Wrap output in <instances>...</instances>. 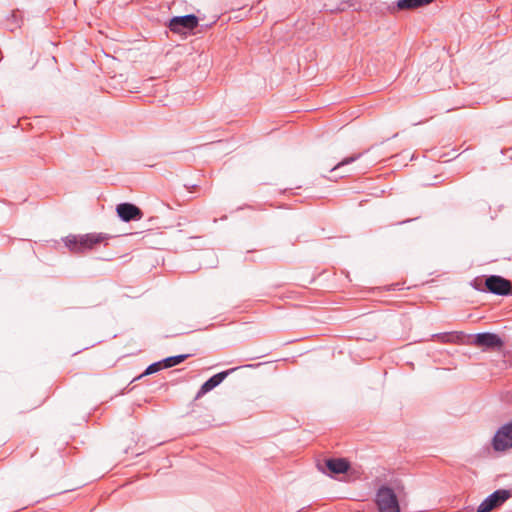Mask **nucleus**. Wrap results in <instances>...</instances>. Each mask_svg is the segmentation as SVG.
<instances>
[{
    "label": "nucleus",
    "instance_id": "obj_13",
    "mask_svg": "<svg viewBox=\"0 0 512 512\" xmlns=\"http://www.w3.org/2000/svg\"><path fill=\"white\" fill-rule=\"evenodd\" d=\"M188 357H190V354H180L176 356H170L163 360H161V363H163L165 368H171L176 365H179L183 361H185Z\"/></svg>",
    "mask_w": 512,
    "mask_h": 512
},
{
    "label": "nucleus",
    "instance_id": "obj_2",
    "mask_svg": "<svg viewBox=\"0 0 512 512\" xmlns=\"http://www.w3.org/2000/svg\"><path fill=\"white\" fill-rule=\"evenodd\" d=\"M376 503L379 512H401L397 495L394 490L388 486L379 488L376 494Z\"/></svg>",
    "mask_w": 512,
    "mask_h": 512
},
{
    "label": "nucleus",
    "instance_id": "obj_1",
    "mask_svg": "<svg viewBox=\"0 0 512 512\" xmlns=\"http://www.w3.org/2000/svg\"><path fill=\"white\" fill-rule=\"evenodd\" d=\"M110 236L105 233H88L84 235H69L65 238V245L72 252H83L92 249L95 245L108 240Z\"/></svg>",
    "mask_w": 512,
    "mask_h": 512
},
{
    "label": "nucleus",
    "instance_id": "obj_19",
    "mask_svg": "<svg viewBox=\"0 0 512 512\" xmlns=\"http://www.w3.org/2000/svg\"><path fill=\"white\" fill-rule=\"evenodd\" d=\"M357 158H358V156H356V155L354 154V157H353L354 162L357 160Z\"/></svg>",
    "mask_w": 512,
    "mask_h": 512
},
{
    "label": "nucleus",
    "instance_id": "obj_10",
    "mask_svg": "<svg viewBox=\"0 0 512 512\" xmlns=\"http://www.w3.org/2000/svg\"><path fill=\"white\" fill-rule=\"evenodd\" d=\"M237 369H238V367H234V368L228 369L226 371L219 372V373L213 375L212 377H210L208 380H206L201 385L200 389L198 390V392L195 396V399H199L203 395L208 393L209 391L213 390L215 387H217L219 384H221L228 375H230Z\"/></svg>",
    "mask_w": 512,
    "mask_h": 512
},
{
    "label": "nucleus",
    "instance_id": "obj_11",
    "mask_svg": "<svg viewBox=\"0 0 512 512\" xmlns=\"http://www.w3.org/2000/svg\"><path fill=\"white\" fill-rule=\"evenodd\" d=\"M432 2L433 0H398L397 8L399 10H413L424 7Z\"/></svg>",
    "mask_w": 512,
    "mask_h": 512
},
{
    "label": "nucleus",
    "instance_id": "obj_17",
    "mask_svg": "<svg viewBox=\"0 0 512 512\" xmlns=\"http://www.w3.org/2000/svg\"><path fill=\"white\" fill-rule=\"evenodd\" d=\"M361 106H362V105H359V104H357V105H356V104L354 103V119H355L356 117H358V116L362 113L363 109H361V108H360Z\"/></svg>",
    "mask_w": 512,
    "mask_h": 512
},
{
    "label": "nucleus",
    "instance_id": "obj_3",
    "mask_svg": "<svg viewBox=\"0 0 512 512\" xmlns=\"http://www.w3.org/2000/svg\"><path fill=\"white\" fill-rule=\"evenodd\" d=\"M471 344L483 351H501L504 347L503 339L492 332H481L473 336Z\"/></svg>",
    "mask_w": 512,
    "mask_h": 512
},
{
    "label": "nucleus",
    "instance_id": "obj_15",
    "mask_svg": "<svg viewBox=\"0 0 512 512\" xmlns=\"http://www.w3.org/2000/svg\"><path fill=\"white\" fill-rule=\"evenodd\" d=\"M163 368H165V367H164L163 363H161V361L152 363L146 368L143 375H150V374L156 373Z\"/></svg>",
    "mask_w": 512,
    "mask_h": 512
},
{
    "label": "nucleus",
    "instance_id": "obj_9",
    "mask_svg": "<svg viewBox=\"0 0 512 512\" xmlns=\"http://www.w3.org/2000/svg\"><path fill=\"white\" fill-rule=\"evenodd\" d=\"M118 217L124 222L137 221L142 219L143 212L135 204L124 202L116 206Z\"/></svg>",
    "mask_w": 512,
    "mask_h": 512
},
{
    "label": "nucleus",
    "instance_id": "obj_7",
    "mask_svg": "<svg viewBox=\"0 0 512 512\" xmlns=\"http://www.w3.org/2000/svg\"><path fill=\"white\" fill-rule=\"evenodd\" d=\"M492 447L501 452L512 447V421L501 426L492 438Z\"/></svg>",
    "mask_w": 512,
    "mask_h": 512
},
{
    "label": "nucleus",
    "instance_id": "obj_18",
    "mask_svg": "<svg viewBox=\"0 0 512 512\" xmlns=\"http://www.w3.org/2000/svg\"><path fill=\"white\" fill-rule=\"evenodd\" d=\"M353 473H354V480H355L360 475V471L358 470V468L355 465H354Z\"/></svg>",
    "mask_w": 512,
    "mask_h": 512
},
{
    "label": "nucleus",
    "instance_id": "obj_5",
    "mask_svg": "<svg viewBox=\"0 0 512 512\" xmlns=\"http://www.w3.org/2000/svg\"><path fill=\"white\" fill-rule=\"evenodd\" d=\"M512 496V491L507 489H498L487 496L478 506L476 512H492L500 507Z\"/></svg>",
    "mask_w": 512,
    "mask_h": 512
},
{
    "label": "nucleus",
    "instance_id": "obj_16",
    "mask_svg": "<svg viewBox=\"0 0 512 512\" xmlns=\"http://www.w3.org/2000/svg\"><path fill=\"white\" fill-rule=\"evenodd\" d=\"M350 161H352V157H349V158H347L344 162L337 164V165H336V166L331 170V172H332V173H336V172H338V171H339V170H340V169H341L345 164L349 163Z\"/></svg>",
    "mask_w": 512,
    "mask_h": 512
},
{
    "label": "nucleus",
    "instance_id": "obj_12",
    "mask_svg": "<svg viewBox=\"0 0 512 512\" xmlns=\"http://www.w3.org/2000/svg\"><path fill=\"white\" fill-rule=\"evenodd\" d=\"M433 340H437L441 343H453L457 342L462 338V334L454 333V332H444L437 333L431 336Z\"/></svg>",
    "mask_w": 512,
    "mask_h": 512
},
{
    "label": "nucleus",
    "instance_id": "obj_6",
    "mask_svg": "<svg viewBox=\"0 0 512 512\" xmlns=\"http://www.w3.org/2000/svg\"><path fill=\"white\" fill-rule=\"evenodd\" d=\"M198 22V17L194 14L175 16L169 20L168 27L173 33L186 34L196 28Z\"/></svg>",
    "mask_w": 512,
    "mask_h": 512
},
{
    "label": "nucleus",
    "instance_id": "obj_14",
    "mask_svg": "<svg viewBox=\"0 0 512 512\" xmlns=\"http://www.w3.org/2000/svg\"><path fill=\"white\" fill-rule=\"evenodd\" d=\"M485 282H486V276H484V277H477V278L472 280L471 286L475 290H477V291L486 292L487 293V290H486L485 285H484Z\"/></svg>",
    "mask_w": 512,
    "mask_h": 512
},
{
    "label": "nucleus",
    "instance_id": "obj_4",
    "mask_svg": "<svg viewBox=\"0 0 512 512\" xmlns=\"http://www.w3.org/2000/svg\"><path fill=\"white\" fill-rule=\"evenodd\" d=\"M487 293L495 294L498 296H511L512 295V281L500 275L486 276L484 283Z\"/></svg>",
    "mask_w": 512,
    "mask_h": 512
},
{
    "label": "nucleus",
    "instance_id": "obj_8",
    "mask_svg": "<svg viewBox=\"0 0 512 512\" xmlns=\"http://www.w3.org/2000/svg\"><path fill=\"white\" fill-rule=\"evenodd\" d=\"M317 467L323 473L334 477L346 473L350 468V462L342 458H329L324 460L323 463H318Z\"/></svg>",
    "mask_w": 512,
    "mask_h": 512
}]
</instances>
